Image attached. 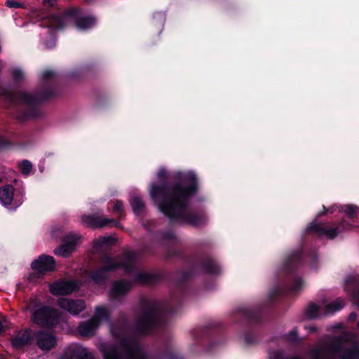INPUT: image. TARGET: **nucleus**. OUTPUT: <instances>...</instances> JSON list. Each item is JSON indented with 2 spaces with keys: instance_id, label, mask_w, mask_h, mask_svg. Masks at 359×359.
<instances>
[{
  "instance_id": "1",
  "label": "nucleus",
  "mask_w": 359,
  "mask_h": 359,
  "mask_svg": "<svg viewBox=\"0 0 359 359\" xmlns=\"http://www.w3.org/2000/svg\"><path fill=\"white\" fill-rule=\"evenodd\" d=\"M196 189V179L189 172L183 178L182 185L173 187L151 186L150 196L159 210L170 219L179 218L194 226L201 224L205 217L198 215H189L187 210L188 197Z\"/></svg>"
},
{
  "instance_id": "2",
  "label": "nucleus",
  "mask_w": 359,
  "mask_h": 359,
  "mask_svg": "<svg viewBox=\"0 0 359 359\" xmlns=\"http://www.w3.org/2000/svg\"><path fill=\"white\" fill-rule=\"evenodd\" d=\"M111 332L117 346L113 347L107 344L100 346L104 359H145L144 353L137 342L128 336L125 326L111 325Z\"/></svg>"
},
{
  "instance_id": "3",
  "label": "nucleus",
  "mask_w": 359,
  "mask_h": 359,
  "mask_svg": "<svg viewBox=\"0 0 359 359\" xmlns=\"http://www.w3.org/2000/svg\"><path fill=\"white\" fill-rule=\"evenodd\" d=\"M25 309L30 311L33 323L40 326L46 327L58 323L60 312L42 305L37 297L32 298Z\"/></svg>"
},
{
  "instance_id": "4",
  "label": "nucleus",
  "mask_w": 359,
  "mask_h": 359,
  "mask_svg": "<svg viewBox=\"0 0 359 359\" xmlns=\"http://www.w3.org/2000/svg\"><path fill=\"white\" fill-rule=\"evenodd\" d=\"M110 315L111 311L108 306H96L94 316L90 320L80 323L78 327L79 333L83 337L93 335L102 322L109 320Z\"/></svg>"
},
{
  "instance_id": "5",
  "label": "nucleus",
  "mask_w": 359,
  "mask_h": 359,
  "mask_svg": "<svg viewBox=\"0 0 359 359\" xmlns=\"http://www.w3.org/2000/svg\"><path fill=\"white\" fill-rule=\"evenodd\" d=\"M333 351L341 359H359V346L354 334L344 333L334 346Z\"/></svg>"
},
{
  "instance_id": "6",
  "label": "nucleus",
  "mask_w": 359,
  "mask_h": 359,
  "mask_svg": "<svg viewBox=\"0 0 359 359\" xmlns=\"http://www.w3.org/2000/svg\"><path fill=\"white\" fill-rule=\"evenodd\" d=\"M134 261L135 256L133 253L126 255L121 262L112 259L109 257H106L103 259L102 269L93 272L92 278L95 281H99L104 278V272L115 271L121 267L128 271L133 267Z\"/></svg>"
},
{
  "instance_id": "7",
  "label": "nucleus",
  "mask_w": 359,
  "mask_h": 359,
  "mask_svg": "<svg viewBox=\"0 0 359 359\" xmlns=\"http://www.w3.org/2000/svg\"><path fill=\"white\" fill-rule=\"evenodd\" d=\"M344 306L342 299H338L326 305L318 306L315 304H311L307 309L306 313L309 318H314L323 315H328L340 310Z\"/></svg>"
},
{
  "instance_id": "8",
  "label": "nucleus",
  "mask_w": 359,
  "mask_h": 359,
  "mask_svg": "<svg viewBox=\"0 0 359 359\" xmlns=\"http://www.w3.org/2000/svg\"><path fill=\"white\" fill-rule=\"evenodd\" d=\"M81 221L88 226L93 228H102L104 226H117L121 227L119 223L113 219L100 217L96 215H83Z\"/></svg>"
},
{
  "instance_id": "9",
  "label": "nucleus",
  "mask_w": 359,
  "mask_h": 359,
  "mask_svg": "<svg viewBox=\"0 0 359 359\" xmlns=\"http://www.w3.org/2000/svg\"><path fill=\"white\" fill-rule=\"evenodd\" d=\"M79 287L74 280H60L49 285V290L55 296L67 295L74 292Z\"/></svg>"
},
{
  "instance_id": "10",
  "label": "nucleus",
  "mask_w": 359,
  "mask_h": 359,
  "mask_svg": "<svg viewBox=\"0 0 359 359\" xmlns=\"http://www.w3.org/2000/svg\"><path fill=\"white\" fill-rule=\"evenodd\" d=\"M57 305L73 316L78 315L86 309V304L82 299L60 298L57 300Z\"/></svg>"
},
{
  "instance_id": "11",
  "label": "nucleus",
  "mask_w": 359,
  "mask_h": 359,
  "mask_svg": "<svg viewBox=\"0 0 359 359\" xmlns=\"http://www.w3.org/2000/svg\"><path fill=\"white\" fill-rule=\"evenodd\" d=\"M79 237L75 234H69L65 239V244L57 248L54 250L56 255L67 257L74 250L78 244Z\"/></svg>"
},
{
  "instance_id": "12",
  "label": "nucleus",
  "mask_w": 359,
  "mask_h": 359,
  "mask_svg": "<svg viewBox=\"0 0 359 359\" xmlns=\"http://www.w3.org/2000/svg\"><path fill=\"white\" fill-rule=\"evenodd\" d=\"M36 344L40 349L48 351L53 348L57 344L55 337L49 332L39 331L35 334Z\"/></svg>"
},
{
  "instance_id": "13",
  "label": "nucleus",
  "mask_w": 359,
  "mask_h": 359,
  "mask_svg": "<svg viewBox=\"0 0 359 359\" xmlns=\"http://www.w3.org/2000/svg\"><path fill=\"white\" fill-rule=\"evenodd\" d=\"M60 359H93V356L86 348L75 345L69 347Z\"/></svg>"
},
{
  "instance_id": "14",
  "label": "nucleus",
  "mask_w": 359,
  "mask_h": 359,
  "mask_svg": "<svg viewBox=\"0 0 359 359\" xmlns=\"http://www.w3.org/2000/svg\"><path fill=\"white\" fill-rule=\"evenodd\" d=\"M156 311L154 308H149L137 320V326L140 332H144L148 327L155 323Z\"/></svg>"
},
{
  "instance_id": "15",
  "label": "nucleus",
  "mask_w": 359,
  "mask_h": 359,
  "mask_svg": "<svg viewBox=\"0 0 359 359\" xmlns=\"http://www.w3.org/2000/svg\"><path fill=\"white\" fill-rule=\"evenodd\" d=\"M32 342V337L29 330L20 331L12 339V346L16 349H21L30 345Z\"/></svg>"
},
{
  "instance_id": "16",
  "label": "nucleus",
  "mask_w": 359,
  "mask_h": 359,
  "mask_svg": "<svg viewBox=\"0 0 359 359\" xmlns=\"http://www.w3.org/2000/svg\"><path fill=\"white\" fill-rule=\"evenodd\" d=\"M32 267L40 272L50 271L55 268V260L50 256H41L32 263Z\"/></svg>"
},
{
  "instance_id": "17",
  "label": "nucleus",
  "mask_w": 359,
  "mask_h": 359,
  "mask_svg": "<svg viewBox=\"0 0 359 359\" xmlns=\"http://www.w3.org/2000/svg\"><path fill=\"white\" fill-rule=\"evenodd\" d=\"M338 227L328 228L323 224L313 223L310 226V229L319 235H325L330 238H334L339 233Z\"/></svg>"
},
{
  "instance_id": "18",
  "label": "nucleus",
  "mask_w": 359,
  "mask_h": 359,
  "mask_svg": "<svg viewBox=\"0 0 359 359\" xmlns=\"http://www.w3.org/2000/svg\"><path fill=\"white\" fill-rule=\"evenodd\" d=\"M131 289V283L126 281H117L114 283L111 290V294L113 297L117 298Z\"/></svg>"
},
{
  "instance_id": "19",
  "label": "nucleus",
  "mask_w": 359,
  "mask_h": 359,
  "mask_svg": "<svg viewBox=\"0 0 359 359\" xmlns=\"http://www.w3.org/2000/svg\"><path fill=\"white\" fill-rule=\"evenodd\" d=\"M15 189L11 185H6L0 189V202L4 205H8L13 201Z\"/></svg>"
},
{
  "instance_id": "20",
  "label": "nucleus",
  "mask_w": 359,
  "mask_h": 359,
  "mask_svg": "<svg viewBox=\"0 0 359 359\" xmlns=\"http://www.w3.org/2000/svg\"><path fill=\"white\" fill-rule=\"evenodd\" d=\"M68 18V16H54L50 20L49 27L52 29H61L64 27L65 20Z\"/></svg>"
},
{
  "instance_id": "21",
  "label": "nucleus",
  "mask_w": 359,
  "mask_h": 359,
  "mask_svg": "<svg viewBox=\"0 0 359 359\" xmlns=\"http://www.w3.org/2000/svg\"><path fill=\"white\" fill-rule=\"evenodd\" d=\"M95 18L93 17H85L80 18L76 24L79 29H86L91 27L95 24Z\"/></svg>"
},
{
  "instance_id": "22",
  "label": "nucleus",
  "mask_w": 359,
  "mask_h": 359,
  "mask_svg": "<svg viewBox=\"0 0 359 359\" xmlns=\"http://www.w3.org/2000/svg\"><path fill=\"white\" fill-rule=\"evenodd\" d=\"M132 208L136 213L140 212L144 208V203L139 197H133L130 201Z\"/></svg>"
},
{
  "instance_id": "23",
  "label": "nucleus",
  "mask_w": 359,
  "mask_h": 359,
  "mask_svg": "<svg viewBox=\"0 0 359 359\" xmlns=\"http://www.w3.org/2000/svg\"><path fill=\"white\" fill-rule=\"evenodd\" d=\"M20 168L21 169V171L25 175H28L31 172L32 165V163L28 161H23L20 165Z\"/></svg>"
},
{
  "instance_id": "24",
  "label": "nucleus",
  "mask_w": 359,
  "mask_h": 359,
  "mask_svg": "<svg viewBox=\"0 0 359 359\" xmlns=\"http://www.w3.org/2000/svg\"><path fill=\"white\" fill-rule=\"evenodd\" d=\"M359 208L353 205H346L344 210V211L350 217L355 216Z\"/></svg>"
},
{
  "instance_id": "25",
  "label": "nucleus",
  "mask_w": 359,
  "mask_h": 359,
  "mask_svg": "<svg viewBox=\"0 0 359 359\" xmlns=\"http://www.w3.org/2000/svg\"><path fill=\"white\" fill-rule=\"evenodd\" d=\"M149 276L146 273H140L136 277V280L140 283H147L149 279Z\"/></svg>"
},
{
  "instance_id": "26",
  "label": "nucleus",
  "mask_w": 359,
  "mask_h": 359,
  "mask_svg": "<svg viewBox=\"0 0 359 359\" xmlns=\"http://www.w3.org/2000/svg\"><path fill=\"white\" fill-rule=\"evenodd\" d=\"M123 203L121 201H118L114 204V210L121 215L122 212H123Z\"/></svg>"
},
{
  "instance_id": "27",
  "label": "nucleus",
  "mask_w": 359,
  "mask_h": 359,
  "mask_svg": "<svg viewBox=\"0 0 359 359\" xmlns=\"http://www.w3.org/2000/svg\"><path fill=\"white\" fill-rule=\"evenodd\" d=\"M6 5L9 8H18L22 6L21 4L12 0H6Z\"/></svg>"
},
{
  "instance_id": "28",
  "label": "nucleus",
  "mask_w": 359,
  "mask_h": 359,
  "mask_svg": "<svg viewBox=\"0 0 359 359\" xmlns=\"http://www.w3.org/2000/svg\"><path fill=\"white\" fill-rule=\"evenodd\" d=\"M20 99L23 102L29 103L32 101V98L27 93H22L20 95Z\"/></svg>"
},
{
  "instance_id": "29",
  "label": "nucleus",
  "mask_w": 359,
  "mask_h": 359,
  "mask_svg": "<svg viewBox=\"0 0 359 359\" xmlns=\"http://www.w3.org/2000/svg\"><path fill=\"white\" fill-rule=\"evenodd\" d=\"M13 76L16 80H20L23 77V72L20 69H15L13 72Z\"/></svg>"
},
{
  "instance_id": "30",
  "label": "nucleus",
  "mask_w": 359,
  "mask_h": 359,
  "mask_svg": "<svg viewBox=\"0 0 359 359\" xmlns=\"http://www.w3.org/2000/svg\"><path fill=\"white\" fill-rule=\"evenodd\" d=\"M54 74V72L53 71H50V70H47V71H45L43 74V76L44 78H48L49 76H51Z\"/></svg>"
},
{
  "instance_id": "31",
  "label": "nucleus",
  "mask_w": 359,
  "mask_h": 359,
  "mask_svg": "<svg viewBox=\"0 0 359 359\" xmlns=\"http://www.w3.org/2000/svg\"><path fill=\"white\" fill-rule=\"evenodd\" d=\"M55 2V0H43V4L48 6H53Z\"/></svg>"
},
{
  "instance_id": "32",
  "label": "nucleus",
  "mask_w": 359,
  "mask_h": 359,
  "mask_svg": "<svg viewBox=\"0 0 359 359\" xmlns=\"http://www.w3.org/2000/svg\"><path fill=\"white\" fill-rule=\"evenodd\" d=\"M5 323L6 322L0 321V333H1L7 327Z\"/></svg>"
},
{
  "instance_id": "33",
  "label": "nucleus",
  "mask_w": 359,
  "mask_h": 359,
  "mask_svg": "<svg viewBox=\"0 0 359 359\" xmlns=\"http://www.w3.org/2000/svg\"><path fill=\"white\" fill-rule=\"evenodd\" d=\"M165 170H161L158 172V177L159 178H163L165 176Z\"/></svg>"
},
{
  "instance_id": "34",
  "label": "nucleus",
  "mask_w": 359,
  "mask_h": 359,
  "mask_svg": "<svg viewBox=\"0 0 359 359\" xmlns=\"http://www.w3.org/2000/svg\"><path fill=\"white\" fill-rule=\"evenodd\" d=\"M349 318L352 320H355V318H356V316L355 313H351L350 316H349Z\"/></svg>"
},
{
  "instance_id": "35",
  "label": "nucleus",
  "mask_w": 359,
  "mask_h": 359,
  "mask_svg": "<svg viewBox=\"0 0 359 359\" xmlns=\"http://www.w3.org/2000/svg\"><path fill=\"white\" fill-rule=\"evenodd\" d=\"M22 203V200H19L15 202L16 206H19Z\"/></svg>"
},
{
  "instance_id": "36",
  "label": "nucleus",
  "mask_w": 359,
  "mask_h": 359,
  "mask_svg": "<svg viewBox=\"0 0 359 359\" xmlns=\"http://www.w3.org/2000/svg\"><path fill=\"white\" fill-rule=\"evenodd\" d=\"M109 239V238H103L102 241L103 243H107Z\"/></svg>"
},
{
  "instance_id": "37",
  "label": "nucleus",
  "mask_w": 359,
  "mask_h": 359,
  "mask_svg": "<svg viewBox=\"0 0 359 359\" xmlns=\"http://www.w3.org/2000/svg\"><path fill=\"white\" fill-rule=\"evenodd\" d=\"M8 97L11 101H13V95L10 93H8Z\"/></svg>"
},
{
  "instance_id": "38",
  "label": "nucleus",
  "mask_w": 359,
  "mask_h": 359,
  "mask_svg": "<svg viewBox=\"0 0 359 359\" xmlns=\"http://www.w3.org/2000/svg\"><path fill=\"white\" fill-rule=\"evenodd\" d=\"M292 359H299V358H292Z\"/></svg>"
},
{
  "instance_id": "39",
  "label": "nucleus",
  "mask_w": 359,
  "mask_h": 359,
  "mask_svg": "<svg viewBox=\"0 0 359 359\" xmlns=\"http://www.w3.org/2000/svg\"><path fill=\"white\" fill-rule=\"evenodd\" d=\"M1 181V179L0 178V182Z\"/></svg>"
},
{
  "instance_id": "40",
  "label": "nucleus",
  "mask_w": 359,
  "mask_h": 359,
  "mask_svg": "<svg viewBox=\"0 0 359 359\" xmlns=\"http://www.w3.org/2000/svg\"><path fill=\"white\" fill-rule=\"evenodd\" d=\"M358 325H359V321H358Z\"/></svg>"
}]
</instances>
